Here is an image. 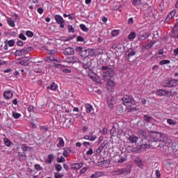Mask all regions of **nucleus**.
I'll return each instance as SVG.
<instances>
[{
    "label": "nucleus",
    "mask_w": 178,
    "mask_h": 178,
    "mask_svg": "<svg viewBox=\"0 0 178 178\" xmlns=\"http://www.w3.org/2000/svg\"><path fill=\"white\" fill-rule=\"evenodd\" d=\"M102 70L103 72V80L105 81H108L106 87L107 90H111V88L115 87V81L111 80L113 77V74H115V68L113 66H102Z\"/></svg>",
    "instance_id": "obj_1"
},
{
    "label": "nucleus",
    "mask_w": 178,
    "mask_h": 178,
    "mask_svg": "<svg viewBox=\"0 0 178 178\" xmlns=\"http://www.w3.org/2000/svg\"><path fill=\"white\" fill-rule=\"evenodd\" d=\"M122 99L124 105L128 108H131V106H134V105H137L138 102H140V97H135L134 98L130 95H124Z\"/></svg>",
    "instance_id": "obj_2"
},
{
    "label": "nucleus",
    "mask_w": 178,
    "mask_h": 178,
    "mask_svg": "<svg viewBox=\"0 0 178 178\" xmlns=\"http://www.w3.org/2000/svg\"><path fill=\"white\" fill-rule=\"evenodd\" d=\"M149 138L150 141H152L153 143H156L157 141L165 143V141H166V137H165V135L154 131L149 133Z\"/></svg>",
    "instance_id": "obj_3"
},
{
    "label": "nucleus",
    "mask_w": 178,
    "mask_h": 178,
    "mask_svg": "<svg viewBox=\"0 0 178 178\" xmlns=\"http://www.w3.org/2000/svg\"><path fill=\"white\" fill-rule=\"evenodd\" d=\"M163 87L172 88L178 86V79H168L162 83Z\"/></svg>",
    "instance_id": "obj_4"
},
{
    "label": "nucleus",
    "mask_w": 178,
    "mask_h": 178,
    "mask_svg": "<svg viewBox=\"0 0 178 178\" xmlns=\"http://www.w3.org/2000/svg\"><path fill=\"white\" fill-rule=\"evenodd\" d=\"M33 49V47H24L22 49L17 50L15 52V56H23V55H27L29 52H31V50Z\"/></svg>",
    "instance_id": "obj_5"
},
{
    "label": "nucleus",
    "mask_w": 178,
    "mask_h": 178,
    "mask_svg": "<svg viewBox=\"0 0 178 178\" xmlns=\"http://www.w3.org/2000/svg\"><path fill=\"white\" fill-rule=\"evenodd\" d=\"M54 19L56 20L57 24H60V29H65V24L66 22L62 16L60 15H54Z\"/></svg>",
    "instance_id": "obj_6"
},
{
    "label": "nucleus",
    "mask_w": 178,
    "mask_h": 178,
    "mask_svg": "<svg viewBox=\"0 0 178 178\" xmlns=\"http://www.w3.org/2000/svg\"><path fill=\"white\" fill-rule=\"evenodd\" d=\"M129 170L127 168H121L113 172V176H119V175H128Z\"/></svg>",
    "instance_id": "obj_7"
},
{
    "label": "nucleus",
    "mask_w": 178,
    "mask_h": 178,
    "mask_svg": "<svg viewBox=\"0 0 178 178\" xmlns=\"http://www.w3.org/2000/svg\"><path fill=\"white\" fill-rule=\"evenodd\" d=\"M154 122V118L152 116L147 114L143 116V122L144 123H152Z\"/></svg>",
    "instance_id": "obj_8"
},
{
    "label": "nucleus",
    "mask_w": 178,
    "mask_h": 178,
    "mask_svg": "<svg viewBox=\"0 0 178 178\" xmlns=\"http://www.w3.org/2000/svg\"><path fill=\"white\" fill-rule=\"evenodd\" d=\"M157 95L159 97H165L169 95V91L163 89H159L156 91Z\"/></svg>",
    "instance_id": "obj_9"
},
{
    "label": "nucleus",
    "mask_w": 178,
    "mask_h": 178,
    "mask_svg": "<svg viewBox=\"0 0 178 178\" xmlns=\"http://www.w3.org/2000/svg\"><path fill=\"white\" fill-rule=\"evenodd\" d=\"M63 54L64 55H74V49L72 47H67Z\"/></svg>",
    "instance_id": "obj_10"
},
{
    "label": "nucleus",
    "mask_w": 178,
    "mask_h": 178,
    "mask_svg": "<svg viewBox=\"0 0 178 178\" xmlns=\"http://www.w3.org/2000/svg\"><path fill=\"white\" fill-rule=\"evenodd\" d=\"M3 97L6 99H10L13 97V92L11 90H6L3 92Z\"/></svg>",
    "instance_id": "obj_11"
},
{
    "label": "nucleus",
    "mask_w": 178,
    "mask_h": 178,
    "mask_svg": "<svg viewBox=\"0 0 178 178\" xmlns=\"http://www.w3.org/2000/svg\"><path fill=\"white\" fill-rule=\"evenodd\" d=\"M18 158L20 162H23V161H26V159H27V155H26V153L19 152Z\"/></svg>",
    "instance_id": "obj_12"
},
{
    "label": "nucleus",
    "mask_w": 178,
    "mask_h": 178,
    "mask_svg": "<svg viewBox=\"0 0 178 178\" xmlns=\"http://www.w3.org/2000/svg\"><path fill=\"white\" fill-rule=\"evenodd\" d=\"M107 104L109 108H113V104H116V102L115 101V99L113 97H108L107 99Z\"/></svg>",
    "instance_id": "obj_13"
},
{
    "label": "nucleus",
    "mask_w": 178,
    "mask_h": 178,
    "mask_svg": "<svg viewBox=\"0 0 178 178\" xmlns=\"http://www.w3.org/2000/svg\"><path fill=\"white\" fill-rule=\"evenodd\" d=\"M128 140L129 143L134 144V143H137V141H138V137L132 135L129 137Z\"/></svg>",
    "instance_id": "obj_14"
},
{
    "label": "nucleus",
    "mask_w": 178,
    "mask_h": 178,
    "mask_svg": "<svg viewBox=\"0 0 178 178\" xmlns=\"http://www.w3.org/2000/svg\"><path fill=\"white\" fill-rule=\"evenodd\" d=\"M81 168H83V163L71 164V169H76L77 170L81 169Z\"/></svg>",
    "instance_id": "obj_15"
},
{
    "label": "nucleus",
    "mask_w": 178,
    "mask_h": 178,
    "mask_svg": "<svg viewBox=\"0 0 178 178\" xmlns=\"http://www.w3.org/2000/svg\"><path fill=\"white\" fill-rule=\"evenodd\" d=\"M84 140H89V141H95L97 140V136L95 135H92V136H88L86 135L83 136Z\"/></svg>",
    "instance_id": "obj_16"
},
{
    "label": "nucleus",
    "mask_w": 178,
    "mask_h": 178,
    "mask_svg": "<svg viewBox=\"0 0 178 178\" xmlns=\"http://www.w3.org/2000/svg\"><path fill=\"white\" fill-rule=\"evenodd\" d=\"M56 88H58V84H56L55 82H53L50 84V86L47 87V90H51V91H55Z\"/></svg>",
    "instance_id": "obj_17"
},
{
    "label": "nucleus",
    "mask_w": 178,
    "mask_h": 178,
    "mask_svg": "<svg viewBox=\"0 0 178 178\" xmlns=\"http://www.w3.org/2000/svg\"><path fill=\"white\" fill-rule=\"evenodd\" d=\"M109 165H111V161L109 159L104 160L100 162V165L102 166L103 168H108Z\"/></svg>",
    "instance_id": "obj_18"
},
{
    "label": "nucleus",
    "mask_w": 178,
    "mask_h": 178,
    "mask_svg": "<svg viewBox=\"0 0 178 178\" xmlns=\"http://www.w3.org/2000/svg\"><path fill=\"white\" fill-rule=\"evenodd\" d=\"M71 152H72V149L70 147L64 148V152L63 155V156H65V158H67V156L70 155Z\"/></svg>",
    "instance_id": "obj_19"
},
{
    "label": "nucleus",
    "mask_w": 178,
    "mask_h": 178,
    "mask_svg": "<svg viewBox=\"0 0 178 178\" xmlns=\"http://www.w3.org/2000/svg\"><path fill=\"white\" fill-rule=\"evenodd\" d=\"M54 154H49L47 156V159L45 160V163L51 165V163H52V162L54 161Z\"/></svg>",
    "instance_id": "obj_20"
},
{
    "label": "nucleus",
    "mask_w": 178,
    "mask_h": 178,
    "mask_svg": "<svg viewBox=\"0 0 178 178\" xmlns=\"http://www.w3.org/2000/svg\"><path fill=\"white\" fill-rule=\"evenodd\" d=\"M77 60H79V58L74 56L70 57L66 59V62H67L68 63H75V62H77Z\"/></svg>",
    "instance_id": "obj_21"
},
{
    "label": "nucleus",
    "mask_w": 178,
    "mask_h": 178,
    "mask_svg": "<svg viewBox=\"0 0 178 178\" xmlns=\"http://www.w3.org/2000/svg\"><path fill=\"white\" fill-rule=\"evenodd\" d=\"M85 108L86 109V113H91V112H92V106L90 104H86L85 105Z\"/></svg>",
    "instance_id": "obj_22"
},
{
    "label": "nucleus",
    "mask_w": 178,
    "mask_h": 178,
    "mask_svg": "<svg viewBox=\"0 0 178 178\" xmlns=\"http://www.w3.org/2000/svg\"><path fill=\"white\" fill-rule=\"evenodd\" d=\"M58 143L57 144L58 148H60V147H65V141L63 140V138L59 137L58 138Z\"/></svg>",
    "instance_id": "obj_23"
},
{
    "label": "nucleus",
    "mask_w": 178,
    "mask_h": 178,
    "mask_svg": "<svg viewBox=\"0 0 178 178\" xmlns=\"http://www.w3.org/2000/svg\"><path fill=\"white\" fill-rule=\"evenodd\" d=\"M138 135L141 138H147V132L144 130H140L138 131Z\"/></svg>",
    "instance_id": "obj_24"
},
{
    "label": "nucleus",
    "mask_w": 178,
    "mask_h": 178,
    "mask_svg": "<svg viewBox=\"0 0 178 178\" xmlns=\"http://www.w3.org/2000/svg\"><path fill=\"white\" fill-rule=\"evenodd\" d=\"M118 163H123V162H127V156H122V155H120V159L118 161Z\"/></svg>",
    "instance_id": "obj_25"
},
{
    "label": "nucleus",
    "mask_w": 178,
    "mask_h": 178,
    "mask_svg": "<svg viewBox=\"0 0 178 178\" xmlns=\"http://www.w3.org/2000/svg\"><path fill=\"white\" fill-rule=\"evenodd\" d=\"M108 144V143L106 141H104V143H102L101 144V145L99 146V147L97 149V151H99V152H102V149H104V148H105V146Z\"/></svg>",
    "instance_id": "obj_26"
},
{
    "label": "nucleus",
    "mask_w": 178,
    "mask_h": 178,
    "mask_svg": "<svg viewBox=\"0 0 178 178\" xmlns=\"http://www.w3.org/2000/svg\"><path fill=\"white\" fill-rule=\"evenodd\" d=\"M21 148H22L24 154H26V151L30 150V147H29L27 145H22Z\"/></svg>",
    "instance_id": "obj_27"
},
{
    "label": "nucleus",
    "mask_w": 178,
    "mask_h": 178,
    "mask_svg": "<svg viewBox=\"0 0 178 178\" xmlns=\"http://www.w3.org/2000/svg\"><path fill=\"white\" fill-rule=\"evenodd\" d=\"M102 176V172H96L93 175H91V178H98L101 177Z\"/></svg>",
    "instance_id": "obj_28"
},
{
    "label": "nucleus",
    "mask_w": 178,
    "mask_h": 178,
    "mask_svg": "<svg viewBox=\"0 0 178 178\" xmlns=\"http://www.w3.org/2000/svg\"><path fill=\"white\" fill-rule=\"evenodd\" d=\"M127 59H130V56H134L136 55V51L134 50H131V51H129L128 54H126Z\"/></svg>",
    "instance_id": "obj_29"
},
{
    "label": "nucleus",
    "mask_w": 178,
    "mask_h": 178,
    "mask_svg": "<svg viewBox=\"0 0 178 178\" xmlns=\"http://www.w3.org/2000/svg\"><path fill=\"white\" fill-rule=\"evenodd\" d=\"M87 50L86 49H82V51H81V54H79L82 58H86L87 56H88V55H87Z\"/></svg>",
    "instance_id": "obj_30"
},
{
    "label": "nucleus",
    "mask_w": 178,
    "mask_h": 178,
    "mask_svg": "<svg viewBox=\"0 0 178 178\" xmlns=\"http://www.w3.org/2000/svg\"><path fill=\"white\" fill-rule=\"evenodd\" d=\"M159 65L160 66H163V65H169L170 63V60H162L161 61H159Z\"/></svg>",
    "instance_id": "obj_31"
},
{
    "label": "nucleus",
    "mask_w": 178,
    "mask_h": 178,
    "mask_svg": "<svg viewBox=\"0 0 178 178\" xmlns=\"http://www.w3.org/2000/svg\"><path fill=\"white\" fill-rule=\"evenodd\" d=\"M3 141H4V144L6 145V147H10V145H12V142L8 138H5L3 139Z\"/></svg>",
    "instance_id": "obj_32"
},
{
    "label": "nucleus",
    "mask_w": 178,
    "mask_h": 178,
    "mask_svg": "<svg viewBox=\"0 0 178 178\" xmlns=\"http://www.w3.org/2000/svg\"><path fill=\"white\" fill-rule=\"evenodd\" d=\"M79 27H80L81 30H82V31H84L85 33H87L89 30L88 28H87V26L86 25H84V24H80Z\"/></svg>",
    "instance_id": "obj_33"
},
{
    "label": "nucleus",
    "mask_w": 178,
    "mask_h": 178,
    "mask_svg": "<svg viewBox=\"0 0 178 178\" xmlns=\"http://www.w3.org/2000/svg\"><path fill=\"white\" fill-rule=\"evenodd\" d=\"M8 47H15V40L12 39V40H5Z\"/></svg>",
    "instance_id": "obj_34"
},
{
    "label": "nucleus",
    "mask_w": 178,
    "mask_h": 178,
    "mask_svg": "<svg viewBox=\"0 0 178 178\" xmlns=\"http://www.w3.org/2000/svg\"><path fill=\"white\" fill-rule=\"evenodd\" d=\"M149 35L147 33H143L139 36V40H141L142 41H144V40H147L148 38Z\"/></svg>",
    "instance_id": "obj_35"
},
{
    "label": "nucleus",
    "mask_w": 178,
    "mask_h": 178,
    "mask_svg": "<svg viewBox=\"0 0 178 178\" xmlns=\"http://www.w3.org/2000/svg\"><path fill=\"white\" fill-rule=\"evenodd\" d=\"M84 69H88L89 70L91 69V62H86L83 63Z\"/></svg>",
    "instance_id": "obj_36"
},
{
    "label": "nucleus",
    "mask_w": 178,
    "mask_h": 178,
    "mask_svg": "<svg viewBox=\"0 0 178 178\" xmlns=\"http://www.w3.org/2000/svg\"><path fill=\"white\" fill-rule=\"evenodd\" d=\"M167 122L168 123V124H170V126H175V124H177V122H176V121L172 120V119H168L167 120Z\"/></svg>",
    "instance_id": "obj_37"
},
{
    "label": "nucleus",
    "mask_w": 178,
    "mask_h": 178,
    "mask_svg": "<svg viewBox=\"0 0 178 178\" xmlns=\"http://www.w3.org/2000/svg\"><path fill=\"white\" fill-rule=\"evenodd\" d=\"M34 168L37 172L40 170H44V168L40 164H35Z\"/></svg>",
    "instance_id": "obj_38"
},
{
    "label": "nucleus",
    "mask_w": 178,
    "mask_h": 178,
    "mask_svg": "<svg viewBox=\"0 0 178 178\" xmlns=\"http://www.w3.org/2000/svg\"><path fill=\"white\" fill-rule=\"evenodd\" d=\"M129 40H134L136 38V32L133 31L128 36Z\"/></svg>",
    "instance_id": "obj_39"
},
{
    "label": "nucleus",
    "mask_w": 178,
    "mask_h": 178,
    "mask_svg": "<svg viewBox=\"0 0 178 178\" xmlns=\"http://www.w3.org/2000/svg\"><path fill=\"white\" fill-rule=\"evenodd\" d=\"M13 116L14 119H19V118H20V116H22V114L14 111V112H13Z\"/></svg>",
    "instance_id": "obj_40"
},
{
    "label": "nucleus",
    "mask_w": 178,
    "mask_h": 178,
    "mask_svg": "<svg viewBox=\"0 0 178 178\" xmlns=\"http://www.w3.org/2000/svg\"><path fill=\"white\" fill-rule=\"evenodd\" d=\"M26 35L27 37H29L30 38H32V37H34V33H33V31H27L26 32Z\"/></svg>",
    "instance_id": "obj_41"
},
{
    "label": "nucleus",
    "mask_w": 178,
    "mask_h": 178,
    "mask_svg": "<svg viewBox=\"0 0 178 178\" xmlns=\"http://www.w3.org/2000/svg\"><path fill=\"white\" fill-rule=\"evenodd\" d=\"M66 159L63 158V156H60V158L58 157L57 158V162L58 163H63V162H65Z\"/></svg>",
    "instance_id": "obj_42"
},
{
    "label": "nucleus",
    "mask_w": 178,
    "mask_h": 178,
    "mask_svg": "<svg viewBox=\"0 0 178 178\" xmlns=\"http://www.w3.org/2000/svg\"><path fill=\"white\" fill-rule=\"evenodd\" d=\"M154 44H155V40H152L145 46V48H148V49L152 48Z\"/></svg>",
    "instance_id": "obj_43"
},
{
    "label": "nucleus",
    "mask_w": 178,
    "mask_h": 178,
    "mask_svg": "<svg viewBox=\"0 0 178 178\" xmlns=\"http://www.w3.org/2000/svg\"><path fill=\"white\" fill-rule=\"evenodd\" d=\"M8 24L10 26V27H15V22L12 20V19H9L7 20Z\"/></svg>",
    "instance_id": "obj_44"
},
{
    "label": "nucleus",
    "mask_w": 178,
    "mask_h": 178,
    "mask_svg": "<svg viewBox=\"0 0 178 178\" xmlns=\"http://www.w3.org/2000/svg\"><path fill=\"white\" fill-rule=\"evenodd\" d=\"M55 169L58 172H60L62 170V165L56 163L55 165Z\"/></svg>",
    "instance_id": "obj_45"
},
{
    "label": "nucleus",
    "mask_w": 178,
    "mask_h": 178,
    "mask_svg": "<svg viewBox=\"0 0 178 178\" xmlns=\"http://www.w3.org/2000/svg\"><path fill=\"white\" fill-rule=\"evenodd\" d=\"M19 38H20V40H22V41H26V40H27V38L26 37V35H24L23 33H21L19 35Z\"/></svg>",
    "instance_id": "obj_46"
},
{
    "label": "nucleus",
    "mask_w": 178,
    "mask_h": 178,
    "mask_svg": "<svg viewBox=\"0 0 178 178\" xmlns=\"http://www.w3.org/2000/svg\"><path fill=\"white\" fill-rule=\"evenodd\" d=\"M67 30L69 33H74V27L72 25H68L67 26Z\"/></svg>",
    "instance_id": "obj_47"
},
{
    "label": "nucleus",
    "mask_w": 178,
    "mask_h": 178,
    "mask_svg": "<svg viewBox=\"0 0 178 178\" xmlns=\"http://www.w3.org/2000/svg\"><path fill=\"white\" fill-rule=\"evenodd\" d=\"M66 122H68V123H70V125L73 124V123H74V118H67L65 121V123H66Z\"/></svg>",
    "instance_id": "obj_48"
},
{
    "label": "nucleus",
    "mask_w": 178,
    "mask_h": 178,
    "mask_svg": "<svg viewBox=\"0 0 178 178\" xmlns=\"http://www.w3.org/2000/svg\"><path fill=\"white\" fill-rule=\"evenodd\" d=\"M168 15H170V17H171L172 19H173V17H174V16H176V10H172L168 14Z\"/></svg>",
    "instance_id": "obj_49"
},
{
    "label": "nucleus",
    "mask_w": 178,
    "mask_h": 178,
    "mask_svg": "<svg viewBox=\"0 0 178 178\" xmlns=\"http://www.w3.org/2000/svg\"><path fill=\"white\" fill-rule=\"evenodd\" d=\"M111 34H112L113 37H116L117 35H119V31L113 30V31H112Z\"/></svg>",
    "instance_id": "obj_50"
},
{
    "label": "nucleus",
    "mask_w": 178,
    "mask_h": 178,
    "mask_svg": "<svg viewBox=\"0 0 178 178\" xmlns=\"http://www.w3.org/2000/svg\"><path fill=\"white\" fill-rule=\"evenodd\" d=\"M76 41L77 42H84V38L82 36H77Z\"/></svg>",
    "instance_id": "obj_51"
},
{
    "label": "nucleus",
    "mask_w": 178,
    "mask_h": 178,
    "mask_svg": "<svg viewBox=\"0 0 178 178\" xmlns=\"http://www.w3.org/2000/svg\"><path fill=\"white\" fill-rule=\"evenodd\" d=\"M40 130L44 131V133H45L46 131H48L49 130V127H45V126H41Z\"/></svg>",
    "instance_id": "obj_52"
},
{
    "label": "nucleus",
    "mask_w": 178,
    "mask_h": 178,
    "mask_svg": "<svg viewBox=\"0 0 178 178\" xmlns=\"http://www.w3.org/2000/svg\"><path fill=\"white\" fill-rule=\"evenodd\" d=\"M54 177L55 178H62V177H63V175L60 174V172H55Z\"/></svg>",
    "instance_id": "obj_53"
},
{
    "label": "nucleus",
    "mask_w": 178,
    "mask_h": 178,
    "mask_svg": "<svg viewBox=\"0 0 178 178\" xmlns=\"http://www.w3.org/2000/svg\"><path fill=\"white\" fill-rule=\"evenodd\" d=\"M88 170V168H87V167L83 168L80 170L79 174H80V175H84V172H87Z\"/></svg>",
    "instance_id": "obj_54"
},
{
    "label": "nucleus",
    "mask_w": 178,
    "mask_h": 178,
    "mask_svg": "<svg viewBox=\"0 0 178 178\" xmlns=\"http://www.w3.org/2000/svg\"><path fill=\"white\" fill-rule=\"evenodd\" d=\"M56 52H58V51L54 49L47 51V54H49V55H55V54H56Z\"/></svg>",
    "instance_id": "obj_55"
},
{
    "label": "nucleus",
    "mask_w": 178,
    "mask_h": 178,
    "mask_svg": "<svg viewBox=\"0 0 178 178\" xmlns=\"http://www.w3.org/2000/svg\"><path fill=\"white\" fill-rule=\"evenodd\" d=\"M132 152L133 154H138V152H140V148L138 147L132 148Z\"/></svg>",
    "instance_id": "obj_56"
},
{
    "label": "nucleus",
    "mask_w": 178,
    "mask_h": 178,
    "mask_svg": "<svg viewBox=\"0 0 178 178\" xmlns=\"http://www.w3.org/2000/svg\"><path fill=\"white\" fill-rule=\"evenodd\" d=\"M132 5H134V6H138V5H140V1L138 0H134Z\"/></svg>",
    "instance_id": "obj_57"
},
{
    "label": "nucleus",
    "mask_w": 178,
    "mask_h": 178,
    "mask_svg": "<svg viewBox=\"0 0 178 178\" xmlns=\"http://www.w3.org/2000/svg\"><path fill=\"white\" fill-rule=\"evenodd\" d=\"M76 52H78L80 55L81 54V51H83V49L81 47H78L75 49Z\"/></svg>",
    "instance_id": "obj_58"
},
{
    "label": "nucleus",
    "mask_w": 178,
    "mask_h": 178,
    "mask_svg": "<svg viewBox=\"0 0 178 178\" xmlns=\"http://www.w3.org/2000/svg\"><path fill=\"white\" fill-rule=\"evenodd\" d=\"M110 133L113 136V134H115V133H116V127H115V126H113L112 129L110 131Z\"/></svg>",
    "instance_id": "obj_59"
},
{
    "label": "nucleus",
    "mask_w": 178,
    "mask_h": 178,
    "mask_svg": "<svg viewBox=\"0 0 178 178\" xmlns=\"http://www.w3.org/2000/svg\"><path fill=\"white\" fill-rule=\"evenodd\" d=\"M128 112H134L135 111H137V107H131L127 109Z\"/></svg>",
    "instance_id": "obj_60"
},
{
    "label": "nucleus",
    "mask_w": 178,
    "mask_h": 178,
    "mask_svg": "<svg viewBox=\"0 0 178 178\" xmlns=\"http://www.w3.org/2000/svg\"><path fill=\"white\" fill-rule=\"evenodd\" d=\"M94 154V150L92 149H90L86 152V155H92Z\"/></svg>",
    "instance_id": "obj_61"
},
{
    "label": "nucleus",
    "mask_w": 178,
    "mask_h": 178,
    "mask_svg": "<svg viewBox=\"0 0 178 178\" xmlns=\"http://www.w3.org/2000/svg\"><path fill=\"white\" fill-rule=\"evenodd\" d=\"M100 133L102 134H106L108 133V129L104 128L102 130H100Z\"/></svg>",
    "instance_id": "obj_62"
},
{
    "label": "nucleus",
    "mask_w": 178,
    "mask_h": 178,
    "mask_svg": "<svg viewBox=\"0 0 178 178\" xmlns=\"http://www.w3.org/2000/svg\"><path fill=\"white\" fill-rule=\"evenodd\" d=\"M172 147H174V149H176V151H178V142L174 143L172 144Z\"/></svg>",
    "instance_id": "obj_63"
},
{
    "label": "nucleus",
    "mask_w": 178,
    "mask_h": 178,
    "mask_svg": "<svg viewBox=\"0 0 178 178\" xmlns=\"http://www.w3.org/2000/svg\"><path fill=\"white\" fill-rule=\"evenodd\" d=\"M173 54H174V56H177V55H178V47L173 50Z\"/></svg>",
    "instance_id": "obj_64"
}]
</instances>
